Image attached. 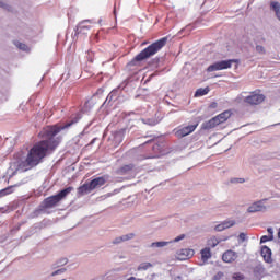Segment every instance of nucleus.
Masks as SVG:
<instances>
[{
    "label": "nucleus",
    "mask_w": 280,
    "mask_h": 280,
    "mask_svg": "<svg viewBox=\"0 0 280 280\" xmlns=\"http://www.w3.org/2000/svg\"><path fill=\"white\" fill-rule=\"evenodd\" d=\"M231 183H233L234 185H237V184L245 183V179L244 178H232Z\"/></svg>",
    "instance_id": "obj_28"
},
{
    "label": "nucleus",
    "mask_w": 280,
    "mask_h": 280,
    "mask_svg": "<svg viewBox=\"0 0 280 280\" xmlns=\"http://www.w3.org/2000/svg\"><path fill=\"white\" fill-rule=\"evenodd\" d=\"M267 231H268V234H269V235H272V233H275V230H272V228H268Z\"/></svg>",
    "instance_id": "obj_34"
},
{
    "label": "nucleus",
    "mask_w": 280,
    "mask_h": 280,
    "mask_svg": "<svg viewBox=\"0 0 280 280\" xmlns=\"http://www.w3.org/2000/svg\"><path fill=\"white\" fill-rule=\"evenodd\" d=\"M15 47H18V49H20L21 51H26V54H30V51H32V48H30V46H27L25 43L15 40L14 42Z\"/></svg>",
    "instance_id": "obj_15"
},
{
    "label": "nucleus",
    "mask_w": 280,
    "mask_h": 280,
    "mask_svg": "<svg viewBox=\"0 0 280 280\" xmlns=\"http://www.w3.org/2000/svg\"><path fill=\"white\" fill-rule=\"evenodd\" d=\"M132 164H129V165H125V166H122L119 171H118V173H120V174H130V172H132Z\"/></svg>",
    "instance_id": "obj_19"
},
{
    "label": "nucleus",
    "mask_w": 280,
    "mask_h": 280,
    "mask_svg": "<svg viewBox=\"0 0 280 280\" xmlns=\"http://www.w3.org/2000/svg\"><path fill=\"white\" fill-rule=\"evenodd\" d=\"M65 272H67V268H59L57 270H55L52 273H51V277H56L58 275H65Z\"/></svg>",
    "instance_id": "obj_21"
},
{
    "label": "nucleus",
    "mask_w": 280,
    "mask_h": 280,
    "mask_svg": "<svg viewBox=\"0 0 280 280\" xmlns=\"http://www.w3.org/2000/svg\"><path fill=\"white\" fill-rule=\"evenodd\" d=\"M261 257L267 264H272V250L268 246L261 247Z\"/></svg>",
    "instance_id": "obj_12"
},
{
    "label": "nucleus",
    "mask_w": 280,
    "mask_h": 280,
    "mask_svg": "<svg viewBox=\"0 0 280 280\" xmlns=\"http://www.w3.org/2000/svg\"><path fill=\"white\" fill-rule=\"evenodd\" d=\"M233 279L234 280H244V275L240 273V272H236V273L233 275Z\"/></svg>",
    "instance_id": "obj_29"
},
{
    "label": "nucleus",
    "mask_w": 280,
    "mask_h": 280,
    "mask_svg": "<svg viewBox=\"0 0 280 280\" xmlns=\"http://www.w3.org/2000/svg\"><path fill=\"white\" fill-rule=\"evenodd\" d=\"M127 280H143V279L137 278V277H130V278H128Z\"/></svg>",
    "instance_id": "obj_35"
},
{
    "label": "nucleus",
    "mask_w": 280,
    "mask_h": 280,
    "mask_svg": "<svg viewBox=\"0 0 280 280\" xmlns=\"http://www.w3.org/2000/svg\"><path fill=\"white\" fill-rule=\"evenodd\" d=\"M278 237H279V240H280V229H279V231H278Z\"/></svg>",
    "instance_id": "obj_38"
},
{
    "label": "nucleus",
    "mask_w": 280,
    "mask_h": 280,
    "mask_svg": "<svg viewBox=\"0 0 280 280\" xmlns=\"http://www.w3.org/2000/svg\"><path fill=\"white\" fill-rule=\"evenodd\" d=\"M112 97H113V96L109 94V95L107 96V100H112Z\"/></svg>",
    "instance_id": "obj_37"
},
{
    "label": "nucleus",
    "mask_w": 280,
    "mask_h": 280,
    "mask_svg": "<svg viewBox=\"0 0 280 280\" xmlns=\"http://www.w3.org/2000/svg\"><path fill=\"white\" fill-rule=\"evenodd\" d=\"M194 255H196V252L194 249L184 248V249H179L176 253V259H178L179 261H187V259H191Z\"/></svg>",
    "instance_id": "obj_8"
},
{
    "label": "nucleus",
    "mask_w": 280,
    "mask_h": 280,
    "mask_svg": "<svg viewBox=\"0 0 280 280\" xmlns=\"http://www.w3.org/2000/svg\"><path fill=\"white\" fill-rule=\"evenodd\" d=\"M272 241V236L264 235L260 238V244H266V242Z\"/></svg>",
    "instance_id": "obj_24"
},
{
    "label": "nucleus",
    "mask_w": 280,
    "mask_h": 280,
    "mask_svg": "<svg viewBox=\"0 0 280 280\" xmlns=\"http://www.w3.org/2000/svg\"><path fill=\"white\" fill-rule=\"evenodd\" d=\"M12 188H4L2 190H0V198H3V196H8V194H10Z\"/></svg>",
    "instance_id": "obj_26"
},
{
    "label": "nucleus",
    "mask_w": 280,
    "mask_h": 280,
    "mask_svg": "<svg viewBox=\"0 0 280 280\" xmlns=\"http://www.w3.org/2000/svg\"><path fill=\"white\" fill-rule=\"evenodd\" d=\"M0 8H3V10H10V4L3 0H0Z\"/></svg>",
    "instance_id": "obj_27"
},
{
    "label": "nucleus",
    "mask_w": 280,
    "mask_h": 280,
    "mask_svg": "<svg viewBox=\"0 0 280 280\" xmlns=\"http://www.w3.org/2000/svg\"><path fill=\"white\" fill-rule=\"evenodd\" d=\"M124 242V236L117 237L113 241V244H121Z\"/></svg>",
    "instance_id": "obj_32"
},
{
    "label": "nucleus",
    "mask_w": 280,
    "mask_h": 280,
    "mask_svg": "<svg viewBox=\"0 0 280 280\" xmlns=\"http://www.w3.org/2000/svg\"><path fill=\"white\" fill-rule=\"evenodd\" d=\"M231 226H235L234 220L223 221L222 223L215 225L214 230L220 232V231H224L226 229H231Z\"/></svg>",
    "instance_id": "obj_13"
},
{
    "label": "nucleus",
    "mask_w": 280,
    "mask_h": 280,
    "mask_svg": "<svg viewBox=\"0 0 280 280\" xmlns=\"http://www.w3.org/2000/svg\"><path fill=\"white\" fill-rule=\"evenodd\" d=\"M230 117H231V112L225 110L219 114L218 116L213 117L212 119L203 122L201 125V128L203 130H211L212 128L220 126V124H224V121H226Z\"/></svg>",
    "instance_id": "obj_3"
},
{
    "label": "nucleus",
    "mask_w": 280,
    "mask_h": 280,
    "mask_svg": "<svg viewBox=\"0 0 280 280\" xmlns=\"http://www.w3.org/2000/svg\"><path fill=\"white\" fill-rule=\"evenodd\" d=\"M82 116L80 114L77 115L70 122H68L65 127H47L39 135L44 137V140L37 144H35L30 151L26 153L20 152L15 156V161L11 163L9 168L10 172H27V170H32V167H36L40 160L45 159V154H47L48 150H56L58 148V140H54V137L58 135L63 128H69L73 126V124H78L79 119Z\"/></svg>",
    "instance_id": "obj_1"
},
{
    "label": "nucleus",
    "mask_w": 280,
    "mask_h": 280,
    "mask_svg": "<svg viewBox=\"0 0 280 280\" xmlns=\"http://www.w3.org/2000/svg\"><path fill=\"white\" fill-rule=\"evenodd\" d=\"M200 255H201V261L203 264H207L209 259H211L212 257L211 248L205 247L203 249L200 250Z\"/></svg>",
    "instance_id": "obj_14"
},
{
    "label": "nucleus",
    "mask_w": 280,
    "mask_h": 280,
    "mask_svg": "<svg viewBox=\"0 0 280 280\" xmlns=\"http://www.w3.org/2000/svg\"><path fill=\"white\" fill-rule=\"evenodd\" d=\"M222 259L225 264H233L237 259V253L229 249L223 254Z\"/></svg>",
    "instance_id": "obj_11"
},
{
    "label": "nucleus",
    "mask_w": 280,
    "mask_h": 280,
    "mask_svg": "<svg viewBox=\"0 0 280 280\" xmlns=\"http://www.w3.org/2000/svg\"><path fill=\"white\" fill-rule=\"evenodd\" d=\"M207 93H209V88L198 89L195 93V97H202L203 95H207Z\"/></svg>",
    "instance_id": "obj_18"
},
{
    "label": "nucleus",
    "mask_w": 280,
    "mask_h": 280,
    "mask_svg": "<svg viewBox=\"0 0 280 280\" xmlns=\"http://www.w3.org/2000/svg\"><path fill=\"white\" fill-rule=\"evenodd\" d=\"M71 191H73V188L72 187H68V188L61 190L58 195L48 197L43 202L44 208L45 209H51L52 207H56V205H58L59 201L62 200V198H67V195L71 194Z\"/></svg>",
    "instance_id": "obj_4"
},
{
    "label": "nucleus",
    "mask_w": 280,
    "mask_h": 280,
    "mask_svg": "<svg viewBox=\"0 0 280 280\" xmlns=\"http://www.w3.org/2000/svg\"><path fill=\"white\" fill-rule=\"evenodd\" d=\"M67 258H63V259H61V266H65V265H67Z\"/></svg>",
    "instance_id": "obj_36"
},
{
    "label": "nucleus",
    "mask_w": 280,
    "mask_h": 280,
    "mask_svg": "<svg viewBox=\"0 0 280 280\" xmlns=\"http://www.w3.org/2000/svg\"><path fill=\"white\" fill-rule=\"evenodd\" d=\"M170 244H172V242H167V241L154 242V243H151L150 248H165V246H170Z\"/></svg>",
    "instance_id": "obj_16"
},
{
    "label": "nucleus",
    "mask_w": 280,
    "mask_h": 280,
    "mask_svg": "<svg viewBox=\"0 0 280 280\" xmlns=\"http://www.w3.org/2000/svg\"><path fill=\"white\" fill-rule=\"evenodd\" d=\"M240 242H246V233H241L238 235Z\"/></svg>",
    "instance_id": "obj_33"
},
{
    "label": "nucleus",
    "mask_w": 280,
    "mask_h": 280,
    "mask_svg": "<svg viewBox=\"0 0 280 280\" xmlns=\"http://www.w3.org/2000/svg\"><path fill=\"white\" fill-rule=\"evenodd\" d=\"M167 43V37H163L160 40L151 44L149 47L143 49L139 55L136 56L135 60L137 62H141V60H145L147 58H150L151 56H154V54H158L165 47Z\"/></svg>",
    "instance_id": "obj_2"
},
{
    "label": "nucleus",
    "mask_w": 280,
    "mask_h": 280,
    "mask_svg": "<svg viewBox=\"0 0 280 280\" xmlns=\"http://www.w3.org/2000/svg\"><path fill=\"white\" fill-rule=\"evenodd\" d=\"M196 128H198V124L182 127L176 131V137H180V138L187 137V135H191V132H194Z\"/></svg>",
    "instance_id": "obj_9"
},
{
    "label": "nucleus",
    "mask_w": 280,
    "mask_h": 280,
    "mask_svg": "<svg viewBox=\"0 0 280 280\" xmlns=\"http://www.w3.org/2000/svg\"><path fill=\"white\" fill-rule=\"evenodd\" d=\"M247 211L248 213H257L258 211H266V206L264 205V201H256L248 207Z\"/></svg>",
    "instance_id": "obj_10"
},
{
    "label": "nucleus",
    "mask_w": 280,
    "mask_h": 280,
    "mask_svg": "<svg viewBox=\"0 0 280 280\" xmlns=\"http://www.w3.org/2000/svg\"><path fill=\"white\" fill-rule=\"evenodd\" d=\"M266 100L264 94H260L259 91L252 92L247 97H245L246 104H250L252 106H257V104H261Z\"/></svg>",
    "instance_id": "obj_7"
},
{
    "label": "nucleus",
    "mask_w": 280,
    "mask_h": 280,
    "mask_svg": "<svg viewBox=\"0 0 280 280\" xmlns=\"http://www.w3.org/2000/svg\"><path fill=\"white\" fill-rule=\"evenodd\" d=\"M142 122L148 124V126H156L159 124V121L152 119H148L147 121L145 119H142Z\"/></svg>",
    "instance_id": "obj_23"
},
{
    "label": "nucleus",
    "mask_w": 280,
    "mask_h": 280,
    "mask_svg": "<svg viewBox=\"0 0 280 280\" xmlns=\"http://www.w3.org/2000/svg\"><path fill=\"white\" fill-rule=\"evenodd\" d=\"M108 180L107 176L97 177L91 180L90 183L84 184L81 187V191H86V194H91L93 189H100V187H104Z\"/></svg>",
    "instance_id": "obj_5"
},
{
    "label": "nucleus",
    "mask_w": 280,
    "mask_h": 280,
    "mask_svg": "<svg viewBox=\"0 0 280 280\" xmlns=\"http://www.w3.org/2000/svg\"><path fill=\"white\" fill-rule=\"evenodd\" d=\"M208 244L211 248H215V246L220 244V241H218V238H211Z\"/></svg>",
    "instance_id": "obj_22"
},
{
    "label": "nucleus",
    "mask_w": 280,
    "mask_h": 280,
    "mask_svg": "<svg viewBox=\"0 0 280 280\" xmlns=\"http://www.w3.org/2000/svg\"><path fill=\"white\" fill-rule=\"evenodd\" d=\"M256 51L258 52V54H266V49L264 48V46H256Z\"/></svg>",
    "instance_id": "obj_31"
},
{
    "label": "nucleus",
    "mask_w": 280,
    "mask_h": 280,
    "mask_svg": "<svg viewBox=\"0 0 280 280\" xmlns=\"http://www.w3.org/2000/svg\"><path fill=\"white\" fill-rule=\"evenodd\" d=\"M132 237H135V234L130 233V234H126L122 236L124 242H128V240H132Z\"/></svg>",
    "instance_id": "obj_30"
},
{
    "label": "nucleus",
    "mask_w": 280,
    "mask_h": 280,
    "mask_svg": "<svg viewBox=\"0 0 280 280\" xmlns=\"http://www.w3.org/2000/svg\"><path fill=\"white\" fill-rule=\"evenodd\" d=\"M150 268H152V264L151 262H142L138 266V270L139 271H143V270H150Z\"/></svg>",
    "instance_id": "obj_20"
},
{
    "label": "nucleus",
    "mask_w": 280,
    "mask_h": 280,
    "mask_svg": "<svg viewBox=\"0 0 280 280\" xmlns=\"http://www.w3.org/2000/svg\"><path fill=\"white\" fill-rule=\"evenodd\" d=\"M233 62H235L233 59L217 61L210 65L207 68V71L208 73H212L213 71H224V69H231V67H233Z\"/></svg>",
    "instance_id": "obj_6"
},
{
    "label": "nucleus",
    "mask_w": 280,
    "mask_h": 280,
    "mask_svg": "<svg viewBox=\"0 0 280 280\" xmlns=\"http://www.w3.org/2000/svg\"><path fill=\"white\" fill-rule=\"evenodd\" d=\"M270 8H271V10H273L277 19L280 21V4H279V2H271Z\"/></svg>",
    "instance_id": "obj_17"
},
{
    "label": "nucleus",
    "mask_w": 280,
    "mask_h": 280,
    "mask_svg": "<svg viewBox=\"0 0 280 280\" xmlns=\"http://www.w3.org/2000/svg\"><path fill=\"white\" fill-rule=\"evenodd\" d=\"M182 240H185V234H180L179 236L175 237L173 241H168V242L173 244V243L182 242Z\"/></svg>",
    "instance_id": "obj_25"
}]
</instances>
